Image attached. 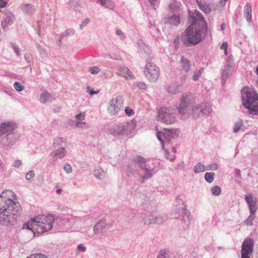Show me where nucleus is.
<instances>
[{"instance_id": "nucleus-1", "label": "nucleus", "mask_w": 258, "mask_h": 258, "mask_svg": "<svg viewBox=\"0 0 258 258\" xmlns=\"http://www.w3.org/2000/svg\"><path fill=\"white\" fill-rule=\"evenodd\" d=\"M16 196L10 190H6L0 196V221L7 224L14 220L21 212L18 203L15 202Z\"/></svg>"}, {"instance_id": "nucleus-2", "label": "nucleus", "mask_w": 258, "mask_h": 258, "mask_svg": "<svg viewBox=\"0 0 258 258\" xmlns=\"http://www.w3.org/2000/svg\"><path fill=\"white\" fill-rule=\"evenodd\" d=\"M192 22L181 36L182 42L186 46L199 43L207 35L208 28L203 18H193Z\"/></svg>"}, {"instance_id": "nucleus-3", "label": "nucleus", "mask_w": 258, "mask_h": 258, "mask_svg": "<svg viewBox=\"0 0 258 258\" xmlns=\"http://www.w3.org/2000/svg\"><path fill=\"white\" fill-rule=\"evenodd\" d=\"M54 218L51 215H41L32 219L23 225V229L32 230L34 233H43L50 230Z\"/></svg>"}, {"instance_id": "nucleus-4", "label": "nucleus", "mask_w": 258, "mask_h": 258, "mask_svg": "<svg viewBox=\"0 0 258 258\" xmlns=\"http://www.w3.org/2000/svg\"><path fill=\"white\" fill-rule=\"evenodd\" d=\"M243 104L248 109L249 113L258 115V95L252 91L247 90L242 95Z\"/></svg>"}, {"instance_id": "nucleus-5", "label": "nucleus", "mask_w": 258, "mask_h": 258, "mask_svg": "<svg viewBox=\"0 0 258 258\" xmlns=\"http://www.w3.org/2000/svg\"><path fill=\"white\" fill-rule=\"evenodd\" d=\"M133 128V124L132 122H124L111 126L109 132L114 135H127L132 133Z\"/></svg>"}, {"instance_id": "nucleus-6", "label": "nucleus", "mask_w": 258, "mask_h": 258, "mask_svg": "<svg viewBox=\"0 0 258 258\" xmlns=\"http://www.w3.org/2000/svg\"><path fill=\"white\" fill-rule=\"evenodd\" d=\"M123 99L120 96L112 98L109 102L107 112L110 115L118 113L122 109Z\"/></svg>"}, {"instance_id": "nucleus-7", "label": "nucleus", "mask_w": 258, "mask_h": 258, "mask_svg": "<svg viewBox=\"0 0 258 258\" xmlns=\"http://www.w3.org/2000/svg\"><path fill=\"white\" fill-rule=\"evenodd\" d=\"M179 134H180L179 131L178 130H175V129L170 130L167 129V128H165L164 133H161L160 132H157V137L162 144V148L163 150H165V152L166 154V157L167 158H168L167 157L168 152L165 150V148H164L165 145H164V140L162 138V137H164L168 142L170 138H176L179 136Z\"/></svg>"}, {"instance_id": "nucleus-8", "label": "nucleus", "mask_w": 258, "mask_h": 258, "mask_svg": "<svg viewBox=\"0 0 258 258\" xmlns=\"http://www.w3.org/2000/svg\"><path fill=\"white\" fill-rule=\"evenodd\" d=\"M173 113V109L161 108L158 112L157 119L166 124H171L175 120Z\"/></svg>"}, {"instance_id": "nucleus-9", "label": "nucleus", "mask_w": 258, "mask_h": 258, "mask_svg": "<svg viewBox=\"0 0 258 258\" xmlns=\"http://www.w3.org/2000/svg\"><path fill=\"white\" fill-rule=\"evenodd\" d=\"M144 74L151 81H156L159 76V69L154 63L148 62L145 66Z\"/></svg>"}, {"instance_id": "nucleus-10", "label": "nucleus", "mask_w": 258, "mask_h": 258, "mask_svg": "<svg viewBox=\"0 0 258 258\" xmlns=\"http://www.w3.org/2000/svg\"><path fill=\"white\" fill-rule=\"evenodd\" d=\"M253 240L249 238L246 239L242 243L241 249V257H250L253 251Z\"/></svg>"}, {"instance_id": "nucleus-11", "label": "nucleus", "mask_w": 258, "mask_h": 258, "mask_svg": "<svg viewBox=\"0 0 258 258\" xmlns=\"http://www.w3.org/2000/svg\"><path fill=\"white\" fill-rule=\"evenodd\" d=\"M192 99V98L191 96L188 94H185V95L183 96L179 106L178 107V111L180 113H184V110L186 109L187 106V104L191 102Z\"/></svg>"}, {"instance_id": "nucleus-12", "label": "nucleus", "mask_w": 258, "mask_h": 258, "mask_svg": "<svg viewBox=\"0 0 258 258\" xmlns=\"http://www.w3.org/2000/svg\"><path fill=\"white\" fill-rule=\"evenodd\" d=\"M211 110L210 105L208 103H202L200 106H196L194 109L195 114L200 115L202 113H208Z\"/></svg>"}, {"instance_id": "nucleus-13", "label": "nucleus", "mask_w": 258, "mask_h": 258, "mask_svg": "<svg viewBox=\"0 0 258 258\" xmlns=\"http://www.w3.org/2000/svg\"><path fill=\"white\" fill-rule=\"evenodd\" d=\"M245 199L248 205L250 214L254 215L257 208L256 202L253 200L252 196L250 195H246Z\"/></svg>"}, {"instance_id": "nucleus-14", "label": "nucleus", "mask_w": 258, "mask_h": 258, "mask_svg": "<svg viewBox=\"0 0 258 258\" xmlns=\"http://www.w3.org/2000/svg\"><path fill=\"white\" fill-rule=\"evenodd\" d=\"M116 73L118 76H122L126 79L132 80L134 78L132 72L125 67H119Z\"/></svg>"}, {"instance_id": "nucleus-15", "label": "nucleus", "mask_w": 258, "mask_h": 258, "mask_svg": "<svg viewBox=\"0 0 258 258\" xmlns=\"http://www.w3.org/2000/svg\"><path fill=\"white\" fill-rule=\"evenodd\" d=\"M244 16L248 22L251 20V6L249 4H246L244 8Z\"/></svg>"}, {"instance_id": "nucleus-16", "label": "nucleus", "mask_w": 258, "mask_h": 258, "mask_svg": "<svg viewBox=\"0 0 258 258\" xmlns=\"http://www.w3.org/2000/svg\"><path fill=\"white\" fill-rule=\"evenodd\" d=\"M15 21V16L12 14L7 15L6 18L2 22L1 26L5 28L7 27V24L10 22L13 23Z\"/></svg>"}, {"instance_id": "nucleus-17", "label": "nucleus", "mask_w": 258, "mask_h": 258, "mask_svg": "<svg viewBox=\"0 0 258 258\" xmlns=\"http://www.w3.org/2000/svg\"><path fill=\"white\" fill-rule=\"evenodd\" d=\"M181 66L182 69L187 72L190 69V64L189 61L186 58L182 57L181 59Z\"/></svg>"}, {"instance_id": "nucleus-18", "label": "nucleus", "mask_w": 258, "mask_h": 258, "mask_svg": "<svg viewBox=\"0 0 258 258\" xmlns=\"http://www.w3.org/2000/svg\"><path fill=\"white\" fill-rule=\"evenodd\" d=\"M200 9L205 13H209L211 11V7L209 4L205 2L198 3Z\"/></svg>"}, {"instance_id": "nucleus-19", "label": "nucleus", "mask_w": 258, "mask_h": 258, "mask_svg": "<svg viewBox=\"0 0 258 258\" xmlns=\"http://www.w3.org/2000/svg\"><path fill=\"white\" fill-rule=\"evenodd\" d=\"M11 124L9 123H2L0 125V136L11 131Z\"/></svg>"}, {"instance_id": "nucleus-20", "label": "nucleus", "mask_w": 258, "mask_h": 258, "mask_svg": "<svg viewBox=\"0 0 258 258\" xmlns=\"http://www.w3.org/2000/svg\"><path fill=\"white\" fill-rule=\"evenodd\" d=\"M233 71V66L232 64L228 63L224 69L222 75L224 77H227L228 75L231 74Z\"/></svg>"}, {"instance_id": "nucleus-21", "label": "nucleus", "mask_w": 258, "mask_h": 258, "mask_svg": "<svg viewBox=\"0 0 258 258\" xmlns=\"http://www.w3.org/2000/svg\"><path fill=\"white\" fill-rule=\"evenodd\" d=\"M167 23L173 25H177L180 23V18L178 16H174L167 19Z\"/></svg>"}, {"instance_id": "nucleus-22", "label": "nucleus", "mask_w": 258, "mask_h": 258, "mask_svg": "<svg viewBox=\"0 0 258 258\" xmlns=\"http://www.w3.org/2000/svg\"><path fill=\"white\" fill-rule=\"evenodd\" d=\"M193 170L196 173L203 172L206 170V167L201 163H198L195 166Z\"/></svg>"}, {"instance_id": "nucleus-23", "label": "nucleus", "mask_w": 258, "mask_h": 258, "mask_svg": "<svg viewBox=\"0 0 258 258\" xmlns=\"http://www.w3.org/2000/svg\"><path fill=\"white\" fill-rule=\"evenodd\" d=\"M66 154V151L64 148H60L56 150L54 153H52L53 156L58 157V158H62Z\"/></svg>"}, {"instance_id": "nucleus-24", "label": "nucleus", "mask_w": 258, "mask_h": 258, "mask_svg": "<svg viewBox=\"0 0 258 258\" xmlns=\"http://www.w3.org/2000/svg\"><path fill=\"white\" fill-rule=\"evenodd\" d=\"M101 4L106 8L113 9L114 5L113 2L111 0H99Z\"/></svg>"}, {"instance_id": "nucleus-25", "label": "nucleus", "mask_w": 258, "mask_h": 258, "mask_svg": "<svg viewBox=\"0 0 258 258\" xmlns=\"http://www.w3.org/2000/svg\"><path fill=\"white\" fill-rule=\"evenodd\" d=\"M50 97V94L48 93L47 92L44 91L41 94L40 100L41 102L45 103L46 101H48Z\"/></svg>"}, {"instance_id": "nucleus-26", "label": "nucleus", "mask_w": 258, "mask_h": 258, "mask_svg": "<svg viewBox=\"0 0 258 258\" xmlns=\"http://www.w3.org/2000/svg\"><path fill=\"white\" fill-rule=\"evenodd\" d=\"M104 227V222L100 221L96 224L94 227V231L95 233H97L99 230H102Z\"/></svg>"}, {"instance_id": "nucleus-27", "label": "nucleus", "mask_w": 258, "mask_h": 258, "mask_svg": "<svg viewBox=\"0 0 258 258\" xmlns=\"http://www.w3.org/2000/svg\"><path fill=\"white\" fill-rule=\"evenodd\" d=\"M214 175L215 174L213 172H207L205 174V179L208 183H212L214 181Z\"/></svg>"}, {"instance_id": "nucleus-28", "label": "nucleus", "mask_w": 258, "mask_h": 258, "mask_svg": "<svg viewBox=\"0 0 258 258\" xmlns=\"http://www.w3.org/2000/svg\"><path fill=\"white\" fill-rule=\"evenodd\" d=\"M243 126V121L240 120L236 122L233 127V131L234 133H237Z\"/></svg>"}, {"instance_id": "nucleus-29", "label": "nucleus", "mask_w": 258, "mask_h": 258, "mask_svg": "<svg viewBox=\"0 0 258 258\" xmlns=\"http://www.w3.org/2000/svg\"><path fill=\"white\" fill-rule=\"evenodd\" d=\"M211 192L214 196H219L221 192V188L216 185L211 188Z\"/></svg>"}, {"instance_id": "nucleus-30", "label": "nucleus", "mask_w": 258, "mask_h": 258, "mask_svg": "<svg viewBox=\"0 0 258 258\" xmlns=\"http://www.w3.org/2000/svg\"><path fill=\"white\" fill-rule=\"evenodd\" d=\"M144 173H145V176H142V180L141 182H144L145 180L150 178L152 176V173H151L150 171L148 170L147 169H145L144 170Z\"/></svg>"}, {"instance_id": "nucleus-31", "label": "nucleus", "mask_w": 258, "mask_h": 258, "mask_svg": "<svg viewBox=\"0 0 258 258\" xmlns=\"http://www.w3.org/2000/svg\"><path fill=\"white\" fill-rule=\"evenodd\" d=\"M254 219V215H250L249 216L248 218L244 221L245 225L247 226H251L253 224L252 221Z\"/></svg>"}, {"instance_id": "nucleus-32", "label": "nucleus", "mask_w": 258, "mask_h": 258, "mask_svg": "<svg viewBox=\"0 0 258 258\" xmlns=\"http://www.w3.org/2000/svg\"><path fill=\"white\" fill-rule=\"evenodd\" d=\"M26 258H48L45 255L41 253H34L30 255Z\"/></svg>"}, {"instance_id": "nucleus-33", "label": "nucleus", "mask_w": 258, "mask_h": 258, "mask_svg": "<svg viewBox=\"0 0 258 258\" xmlns=\"http://www.w3.org/2000/svg\"><path fill=\"white\" fill-rule=\"evenodd\" d=\"M94 175L96 177L101 178L103 176V171L100 169H96L94 171Z\"/></svg>"}, {"instance_id": "nucleus-34", "label": "nucleus", "mask_w": 258, "mask_h": 258, "mask_svg": "<svg viewBox=\"0 0 258 258\" xmlns=\"http://www.w3.org/2000/svg\"><path fill=\"white\" fill-rule=\"evenodd\" d=\"M218 165L216 163H213L210 164L206 167V170H216L218 169Z\"/></svg>"}, {"instance_id": "nucleus-35", "label": "nucleus", "mask_w": 258, "mask_h": 258, "mask_svg": "<svg viewBox=\"0 0 258 258\" xmlns=\"http://www.w3.org/2000/svg\"><path fill=\"white\" fill-rule=\"evenodd\" d=\"M14 86L15 89L18 91H21L24 89V86L18 82H15Z\"/></svg>"}, {"instance_id": "nucleus-36", "label": "nucleus", "mask_w": 258, "mask_h": 258, "mask_svg": "<svg viewBox=\"0 0 258 258\" xmlns=\"http://www.w3.org/2000/svg\"><path fill=\"white\" fill-rule=\"evenodd\" d=\"M89 71L92 74H97L100 72V69L98 67H93L89 68Z\"/></svg>"}, {"instance_id": "nucleus-37", "label": "nucleus", "mask_w": 258, "mask_h": 258, "mask_svg": "<svg viewBox=\"0 0 258 258\" xmlns=\"http://www.w3.org/2000/svg\"><path fill=\"white\" fill-rule=\"evenodd\" d=\"M202 74L201 71L198 70L195 72L194 75L192 77V79L195 81L197 80L201 76Z\"/></svg>"}, {"instance_id": "nucleus-38", "label": "nucleus", "mask_w": 258, "mask_h": 258, "mask_svg": "<svg viewBox=\"0 0 258 258\" xmlns=\"http://www.w3.org/2000/svg\"><path fill=\"white\" fill-rule=\"evenodd\" d=\"M135 162L138 163H144L146 162V160L142 157L140 156H137L135 159Z\"/></svg>"}, {"instance_id": "nucleus-39", "label": "nucleus", "mask_w": 258, "mask_h": 258, "mask_svg": "<svg viewBox=\"0 0 258 258\" xmlns=\"http://www.w3.org/2000/svg\"><path fill=\"white\" fill-rule=\"evenodd\" d=\"M35 173L34 171L32 170L27 173L26 175V178L27 180H30L32 179L34 176Z\"/></svg>"}, {"instance_id": "nucleus-40", "label": "nucleus", "mask_w": 258, "mask_h": 258, "mask_svg": "<svg viewBox=\"0 0 258 258\" xmlns=\"http://www.w3.org/2000/svg\"><path fill=\"white\" fill-rule=\"evenodd\" d=\"M87 90L88 93H89L91 96L97 94L99 92V90L96 91H93L89 86H87Z\"/></svg>"}, {"instance_id": "nucleus-41", "label": "nucleus", "mask_w": 258, "mask_h": 258, "mask_svg": "<svg viewBox=\"0 0 258 258\" xmlns=\"http://www.w3.org/2000/svg\"><path fill=\"white\" fill-rule=\"evenodd\" d=\"M125 113L128 115H132L134 114V111L132 109L128 107H126L125 108Z\"/></svg>"}, {"instance_id": "nucleus-42", "label": "nucleus", "mask_w": 258, "mask_h": 258, "mask_svg": "<svg viewBox=\"0 0 258 258\" xmlns=\"http://www.w3.org/2000/svg\"><path fill=\"white\" fill-rule=\"evenodd\" d=\"M163 222L162 219H161L160 218H156L154 219H152V221L150 222L149 223H157V224H160Z\"/></svg>"}, {"instance_id": "nucleus-43", "label": "nucleus", "mask_w": 258, "mask_h": 258, "mask_svg": "<svg viewBox=\"0 0 258 258\" xmlns=\"http://www.w3.org/2000/svg\"><path fill=\"white\" fill-rule=\"evenodd\" d=\"M85 114L84 112L81 113L76 116L77 120H83L85 119Z\"/></svg>"}, {"instance_id": "nucleus-44", "label": "nucleus", "mask_w": 258, "mask_h": 258, "mask_svg": "<svg viewBox=\"0 0 258 258\" xmlns=\"http://www.w3.org/2000/svg\"><path fill=\"white\" fill-rule=\"evenodd\" d=\"M63 169L67 173H71L72 171V167L69 164H65L63 166Z\"/></svg>"}, {"instance_id": "nucleus-45", "label": "nucleus", "mask_w": 258, "mask_h": 258, "mask_svg": "<svg viewBox=\"0 0 258 258\" xmlns=\"http://www.w3.org/2000/svg\"><path fill=\"white\" fill-rule=\"evenodd\" d=\"M168 254L165 251H161L157 258H167Z\"/></svg>"}, {"instance_id": "nucleus-46", "label": "nucleus", "mask_w": 258, "mask_h": 258, "mask_svg": "<svg viewBox=\"0 0 258 258\" xmlns=\"http://www.w3.org/2000/svg\"><path fill=\"white\" fill-rule=\"evenodd\" d=\"M89 22H90V19H86L84 21H83L82 23L80 25L81 28H82L83 27H84V26L86 25Z\"/></svg>"}, {"instance_id": "nucleus-47", "label": "nucleus", "mask_w": 258, "mask_h": 258, "mask_svg": "<svg viewBox=\"0 0 258 258\" xmlns=\"http://www.w3.org/2000/svg\"><path fill=\"white\" fill-rule=\"evenodd\" d=\"M221 49H228V43L226 42H223L221 46H220Z\"/></svg>"}, {"instance_id": "nucleus-48", "label": "nucleus", "mask_w": 258, "mask_h": 258, "mask_svg": "<svg viewBox=\"0 0 258 258\" xmlns=\"http://www.w3.org/2000/svg\"><path fill=\"white\" fill-rule=\"evenodd\" d=\"M21 164V161L19 160H16L14 163L13 166L15 167H19Z\"/></svg>"}, {"instance_id": "nucleus-49", "label": "nucleus", "mask_w": 258, "mask_h": 258, "mask_svg": "<svg viewBox=\"0 0 258 258\" xmlns=\"http://www.w3.org/2000/svg\"><path fill=\"white\" fill-rule=\"evenodd\" d=\"M7 5V2L4 0H0V7L5 8Z\"/></svg>"}, {"instance_id": "nucleus-50", "label": "nucleus", "mask_w": 258, "mask_h": 258, "mask_svg": "<svg viewBox=\"0 0 258 258\" xmlns=\"http://www.w3.org/2000/svg\"><path fill=\"white\" fill-rule=\"evenodd\" d=\"M78 249L81 251H84L85 250V247L83 246L82 244H80L78 246Z\"/></svg>"}, {"instance_id": "nucleus-51", "label": "nucleus", "mask_w": 258, "mask_h": 258, "mask_svg": "<svg viewBox=\"0 0 258 258\" xmlns=\"http://www.w3.org/2000/svg\"><path fill=\"white\" fill-rule=\"evenodd\" d=\"M148 1L151 5L154 6L156 5L158 0H148Z\"/></svg>"}, {"instance_id": "nucleus-52", "label": "nucleus", "mask_w": 258, "mask_h": 258, "mask_svg": "<svg viewBox=\"0 0 258 258\" xmlns=\"http://www.w3.org/2000/svg\"><path fill=\"white\" fill-rule=\"evenodd\" d=\"M63 142V140L61 138H57L55 140L54 144H58L59 142Z\"/></svg>"}, {"instance_id": "nucleus-53", "label": "nucleus", "mask_w": 258, "mask_h": 258, "mask_svg": "<svg viewBox=\"0 0 258 258\" xmlns=\"http://www.w3.org/2000/svg\"><path fill=\"white\" fill-rule=\"evenodd\" d=\"M226 29V25L225 23H223L221 25V29L223 31Z\"/></svg>"}, {"instance_id": "nucleus-54", "label": "nucleus", "mask_w": 258, "mask_h": 258, "mask_svg": "<svg viewBox=\"0 0 258 258\" xmlns=\"http://www.w3.org/2000/svg\"><path fill=\"white\" fill-rule=\"evenodd\" d=\"M227 1L228 0H220V4L221 6H224Z\"/></svg>"}, {"instance_id": "nucleus-55", "label": "nucleus", "mask_w": 258, "mask_h": 258, "mask_svg": "<svg viewBox=\"0 0 258 258\" xmlns=\"http://www.w3.org/2000/svg\"><path fill=\"white\" fill-rule=\"evenodd\" d=\"M116 34L118 35H120L122 34V32L120 30H117L116 31Z\"/></svg>"}, {"instance_id": "nucleus-56", "label": "nucleus", "mask_w": 258, "mask_h": 258, "mask_svg": "<svg viewBox=\"0 0 258 258\" xmlns=\"http://www.w3.org/2000/svg\"><path fill=\"white\" fill-rule=\"evenodd\" d=\"M145 87H146V85L142 83V84H140V87L141 88L144 89Z\"/></svg>"}, {"instance_id": "nucleus-57", "label": "nucleus", "mask_w": 258, "mask_h": 258, "mask_svg": "<svg viewBox=\"0 0 258 258\" xmlns=\"http://www.w3.org/2000/svg\"><path fill=\"white\" fill-rule=\"evenodd\" d=\"M169 91L172 93H175L176 92L174 90H172L171 88H169Z\"/></svg>"}, {"instance_id": "nucleus-58", "label": "nucleus", "mask_w": 258, "mask_h": 258, "mask_svg": "<svg viewBox=\"0 0 258 258\" xmlns=\"http://www.w3.org/2000/svg\"><path fill=\"white\" fill-rule=\"evenodd\" d=\"M61 189H57V190H56V193H57V194H61Z\"/></svg>"}, {"instance_id": "nucleus-59", "label": "nucleus", "mask_w": 258, "mask_h": 258, "mask_svg": "<svg viewBox=\"0 0 258 258\" xmlns=\"http://www.w3.org/2000/svg\"><path fill=\"white\" fill-rule=\"evenodd\" d=\"M69 31V32H70V34H73V33H74L73 31V30H67V33H68Z\"/></svg>"}, {"instance_id": "nucleus-60", "label": "nucleus", "mask_w": 258, "mask_h": 258, "mask_svg": "<svg viewBox=\"0 0 258 258\" xmlns=\"http://www.w3.org/2000/svg\"><path fill=\"white\" fill-rule=\"evenodd\" d=\"M15 52H16V53L17 54V55H19V52H18V48H15Z\"/></svg>"}, {"instance_id": "nucleus-61", "label": "nucleus", "mask_w": 258, "mask_h": 258, "mask_svg": "<svg viewBox=\"0 0 258 258\" xmlns=\"http://www.w3.org/2000/svg\"><path fill=\"white\" fill-rule=\"evenodd\" d=\"M224 53L226 55L228 54V50H227V49H225L224 50Z\"/></svg>"}, {"instance_id": "nucleus-62", "label": "nucleus", "mask_w": 258, "mask_h": 258, "mask_svg": "<svg viewBox=\"0 0 258 258\" xmlns=\"http://www.w3.org/2000/svg\"><path fill=\"white\" fill-rule=\"evenodd\" d=\"M173 151L174 153L176 152V149L175 148H173Z\"/></svg>"}, {"instance_id": "nucleus-63", "label": "nucleus", "mask_w": 258, "mask_h": 258, "mask_svg": "<svg viewBox=\"0 0 258 258\" xmlns=\"http://www.w3.org/2000/svg\"><path fill=\"white\" fill-rule=\"evenodd\" d=\"M256 72H257V75H258V67H257V68H256Z\"/></svg>"}, {"instance_id": "nucleus-64", "label": "nucleus", "mask_w": 258, "mask_h": 258, "mask_svg": "<svg viewBox=\"0 0 258 258\" xmlns=\"http://www.w3.org/2000/svg\"><path fill=\"white\" fill-rule=\"evenodd\" d=\"M241 258H250V257H241Z\"/></svg>"}]
</instances>
